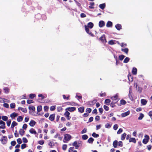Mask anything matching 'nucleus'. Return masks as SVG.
I'll use <instances>...</instances> for the list:
<instances>
[{
  "label": "nucleus",
  "mask_w": 152,
  "mask_h": 152,
  "mask_svg": "<svg viewBox=\"0 0 152 152\" xmlns=\"http://www.w3.org/2000/svg\"><path fill=\"white\" fill-rule=\"evenodd\" d=\"M106 6L105 3L100 4L99 5V7L102 10H104Z\"/></svg>",
  "instance_id": "obj_25"
},
{
  "label": "nucleus",
  "mask_w": 152,
  "mask_h": 152,
  "mask_svg": "<svg viewBox=\"0 0 152 152\" xmlns=\"http://www.w3.org/2000/svg\"><path fill=\"white\" fill-rule=\"evenodd\" d=\"M104 108L106 111H108L109 109V107L105 105L104 106Z\"/></svg>",
  "instance_id": "obj_59"
},
{
  "label": "nucleus",
  "mask_w": 152,
  "mask_h": 152,
  "mask_svg": "<svg viewBox=\"0 0 152 152\" xmlns=\"http://www.w3.org/2000/svg\"><path fill=\"white\" fill-rule=\"evenodd\" d=\"M10 107L11 108H14L15 107V103H12L10 104Z\"/></svg>",
  "instance_id": "obj_54"
},
{
  "label": "nucleus",
  "mask_w": 152,
  "mask_h": 152,
  "mask_svg": "<svg viewBox=\"0 0 152 152\" xmlns=\"http://www.w3.org/2000/svg\"><path fill=\"white\" fill-rule=\"evenodd\" d=\"M113 26V23L111 21H108L106 24V26L107 27H112Z\"/></svg>",
  "instance_id": "obj_14"
},
{
  "label": "nucleus",
  "mask_w": 152,
  "mask_h": 152,
  "mask_svg": "<svg viewBox=\"0 0 152 152\" xmlns=\"http://www.w3.org/2000/svg\"><path fill=\"white\" fill-rule=\"evenodd\" d=\"M125 56L123 55H121L119 56V59L120 60L122 61L125 58Z\"/></svg>",
  "instance_id": "obj_41"
},
{
  "label": "nucleus",
  "mask_w": 152,
  "mask_h": 152,
  "mask_svg": "<svg viewBox=\"0 0 152 152\" xmlns=\"http://www.w3.org/2000/svg\"><path fill=\"white\" fill-rule=\"evenodd\" d=\"M96 101L97 100L96 99H94L92 101L88 102V105H93L96 103Z\"/></svg>",
  "instance_id": "obj_8"
},
{
  "label": "nucleus",
  "mask_w": 152,
  "mask_h": 152,
  "mask_svg": "<svg viewBox=\"0 0 152 152\" xmlns=\"http://www.w3.org/2000/svg\"><path fill=\"white\" fill-rule=\"evenodd\" d=\"M63 110V108L61 106L58 107H57V110L58 111L60 112L62 111Z\"/></svg>",
  "instance_id": "obj_49"
},
{
  "label": "nucleus",
  "mask_w": 152,
  "mask_h": 152,
  "mask_svg": "<svg viewBox=\"0 0 152 152\" xmlns=\"http://www.w3.org/2000/svg\"><path fill=\"white\" fill-rule=\"evenodd\" d=\"M126 134L125 133H124L123 134H122L121 135V140H124L126 137Z\"/></svg>",
  "instance_id": "obj_28"
},
{
  "label": "nucleus",
  "mask_w": 152,
  "mask_h": 152,
  "mask_svg": "<svg viewBox=\"0 0 152 152\" xmlns=\"http://www.w3.org/2000/svg\"><path fill=\"white\" fill-rule=\"evenodd\" d=\"M38 142L39 144L42 145L44 144V140H40L38 141Z\"/></svg>",
  "instance_id": "obj_55"
},
{
  "label": "nucleus",
  "mask_w": 152,
  "mask_h": 152,
  "mask_svg": "<svg viewBox=\"0 0 152 152\" xmlns=\"http://www.w3.org/2000/svg\"><path fill=\"white\" fill-rule=\"evenodd\" d=\"M92 136L94 137L97 138L99 137V135L96 134L95 132H94L92 134Z\"/></svg>",
  "instance_id": "obj_47"
},
{
  "label": "nucleus",
  "mask_w": 152,
  "mask_h": 152,
  "mask_svg": "<svg viewBox=\"0 0 152 152\" xmlns=\"http://www.w3.org/2000/svg\"><path fill=\"white\" fill-rule=\"evenodd\" d=\"M105 25V22L103 20H100L99 23V26L101 28L104 26Z\"/></svg>",
  "instance_id": "obj_9"
},
{
  "label": "nucleus",
  "mask_w": 152,
  "mask_h": 152,
  "mask_svg": "<svg viewBox=\"0 0 152 152\" xmlns=\"http://www.w3.org/2000/svg\"><path fill=\"white\" fill-rule=\"evenodd\" d=\"M0 141L3 144H5L7 143V138L6 136H2V137Z\"/></svg>",
  "instance_id": "obj_1"
},
{
  "label": "nucleus",
  "mask_w": 152,
  "mask_h": 152,
  "mask_svg": "<svg viewBox=\"0 0 152 152\" xmlns=\"http://www.w3.org/2000/svg\"><path fill=\"white\" fill-rule=\"evenodd\" d=\"M141 104L143 105H145L147 104V101L146 99H142L141 100Z\"/></svg>",
  "instance_id": "obj_19"
},
{
  "label": "nucleus",
  "mask_w": 152,
  "mask_h": 152,
  "mask_svg": "<svg viewBox=\"0 0 152 152\" xmlns=\"http://www.w3.org/2000/svg\"><path fill=\"white\" fill-rule=\"evenodd\" d=\"M94 5V2H90V6H89V7L90 9H94V7L93 6Z\"/></svg>",
  "instance_id": "obj_33"
},
{
  "label": "nucleus",
  "mask_w": 152,
  "mask_h": 152,
  "mask_svg": "<svg viewBox=\"0 0 152 152\" xmlns=\"http://www.w3.org/2000/svg\"><path fill=\"white\" fill-rule=\"evenodd\" d=\"M137 70L136 68L133 67L132 70V73L134 75H136L137 74Z\"/></svg>",
  "instance_id": "obj_20"
},
{
  "label": "nucleus",
  "mask_w": 152,
  "mask_h": 152,
  "mask_svg": "<svg viewBox=\"0 0 152 152\" xmlns=\"http://www.w3.org/2000/svg\"><path fill=\"white\" fill-rule=\"evenodd\" d=\"M36 124V122L34 121L31 120L29 123V124L30 126L33 127Z\"/></svg>",
  "instance_id": "obj_11"
},
{
  "label": "nucleus",
  "mask_w": 152,
  "mask_h": 152,
  "mask_svg": "<svg viewBox=\"0 0 152 152\" xmlns=\"http://www.w3.org/2000/svg\"><path fill=\"white\" fill-rule=\"evenodd\" d=\"M85 28V30L86 31V32L87 33H89V32H90V30L89 28L87 27V26L86 25H85L84 26Z\"/></svg>",
  "instance_id": "obj_40"
},
{
  "label": "nucleus",
  "mask_w": 152,
  "mask_h": 152,
  "mask_svg": "<svg viewBox=\"0 0 152 152\" xmlns=\"http://www.w3.org/2000/svg\"><path fill=\"white\" fill-rule=\"evenodd\" d=\"M55 107L56 106H51V107H50V110L51 111H53L56 109Z\"/></svg>",
  "instance_id": "obj_60"
},
{
  "label": "nucleus",
  "mask_w": 152,
  "mask_h": 152,
  "mask_svg": "<svg viewBox=\"0 0 152 152\" xmlns=\"http://www.w3.org/2000/svg\"><path fill=\"white\" fill-rule=\"evenodd\" d=\"M67 147V145L66 144H64L62 147V149L63 150L65 151L66 150Z\"/></svg>",
  "instance_id": "obj_50"
},
{
  "label": "nucleus",
  "mask_w": 152,
  "mask_h": 152,
  "mask_svg": "<svg viewBox=\"0 0 152 152\" xmlns=\"http://www.w3.org/2000/svg\"><path fill=\"white\" fill-rule=\"evenodd\" d=\"M128 79L129 81H132L133 80V78L132 75L129 74L128 75Z\"/></svg>",
  "instance_id": "obj_32"
},
{
  "label": "nucleus",
  "mask_w": 152,
  "mask_h": 152,
  "mask_svg": "<svg viewBox=\"0 0 152 152\" xmlns=\"http://www.w3.org/2000/svg\"><path fill=\"white\" fill-rule=\"evenodd\" d=\"M55 116V114H51L49 118V120L52 121H53L54 120Z\"/></svg>",
  "instance_id": "obj_7"
},
{
  "label": "nucleus",
  "mask_w": 152,
  "mask_h": 152,
  "mask_svg": "<svg viewBox=\"0 0 152 152\" xmlns=\"http://www.w3.org/2000/svg\"><path fill=\"white\" fill-rule=\"evenodd\" d=\"M111 101L110 99H106L104 101V103L107 105H109L110 103V102Z\"/></svg>",
  "instance_id": "obj_29"
},
{
  "label": "nucleus",
  "mask_w": 152,
  "mask_h": 152,
  "mask_svg": "<svg viewBox=\"0 0 152 152\" xmlns=\"http://www.w3.org/2000/svg\"><path fill=\"white\" fill-rule=\"evenodd\" d=\"M91 109L90 108H88L86 109V112L89 113H90L91 111Z\"/></svg>",
  "instance_id": "obj_51"
},
{
  "label": "nucleus",
  "mask_w": 152,
  "mask_h": 152,
  "mask_svg": "<svg viewBox=\"0 0 152 152\" xmlns=\"http://www.w3.org/2000/svg\"><path fill=\"white\" fill-rule=\"evenodd\" d=\"M18 115V114L17 113L14 112L10 114V116L12 118H14L17 116Z\"/></svg>",
  "instance_id": "obj_21"
},
{
  "label": "nucleus",
  "mask_w": 152,
  "mask_h": 152,
  "mask_svg": "<svg viewBox=\"0 0 152 152\" xmlns=\"http://www.w3.org/2000/svg\"><path fill=\"white\" fill-rule=\"evenodd\" d=\"M94 25L93 23L90 22L88 23L87 27L90 28H92L94 26Z\"/></svg>",
  "instance_id": "obj_17"
},
{
  "label": "nucleus",
  "mask_w": 152,
  "mask_h": 152,
  "mask_svg": "<svg viewBox=\"0 0 152 152\" xmlns=\"http://www.w3.org/2000/svg\"><path fill=\"white\" fill-rule=\"evenodd\" d=\"M118 95L117 94L115 95L114 96L111 97V99L113 101H118Z\"/></svg>",
  "instance_id": "obj_18"
},
{
  "label": "nucleus",
  "mask_w": 152,
  "mask_h": 152,
  "mask_svg": "<svg viewBox=\"0 0 152 152\" xmlns=\"http://www.w3.org/2000/svg\"><path fill=\"white\" fill-rule=\"evenodd\" d=\"M88 138V136L86 134H84L82 135V138L83 140H86Z\"/></svg>",
  "instance_id": "obj_38"
},
{
  "label": "nucleus",
  "mask_w": 152,
  "mask_h": 152,
  "mask_svg": "<svg viewBox=\"0 0 152 152\" xmlns=\"http://www.w3.org/2000/svg\"><path fill=\"white\" fill-rule=\"evenodd\" d=\"M99 40L103 43L107 42L105 36L104 34H103L102 35V36L99 38Z\"/></svg>",
  "instance_id": "obj_3"
},
{
  "label": "nucleus",
  "mask_w": 152,
  "mask_h": 152,
  "mask_svg": "<svg viewBox=\"0 0 152 152\" xmlns=\"http://www.w3.org/2000/svg\"><path fill=\"white\" fill-rule=\"evenodd\" d=\"M130 113V112L129 111H128L126 112L123 113L121 114V116L123 117H124L126 116L129 115Z\"/></svg>",
  "instance_id": "obj_10"
},
{
  "label": "nucleus",
  "mask_w": 152,
  "mask_h": 152,
  "mask_svg": "<svg viewBox=\"0 0 152 152\" xmlns=\"http://www.w3.org/2000/svg\"><path fill=\"white\" fill-rule=\"evenodd\" d=\"M4 90L5 93H8L9 92L10 89L7 87H5L4 88Z\"/></svg>",
  "instance_id": "obj_35"
},
{
  "label": "nucleus",
  "mask_w": 152,
  "mask_h": 152,
  "mask_svg": "<svg viewBox=\"0 0 152 152\" xmlns=\"http://www.w3.org/2000/svg\"><path fill=\"white\" fill-rule=\"evenodd\" d=\"M17 141L18 143L19 144H21L22 142L20 138L18 139L17 140Z\"/></svg>",
  "instance_id": "obj_53"
},
{
  "label": "nucleus",
  "mask_w": 152,
  "mask_h": 152,
  "mask_svg": "<svg viewBox=\"0 0 152 152\" xmlns=\"http://www.w3.org/2000/svg\"><path fill=\"white\" fill-rule=\"evenodd\" d=\"M111 126V125L109 123H107L105 125V127L107 128H110Z\"/></svg>",
  "instance_id": "obj_58"
},
{
  "label": "nucleus",
  "mask_w": 152,
  "mask_h": 152,
  "mask_svg": "<svg viewBox=\"0 0 152 152\" xmlns=\"http://www.w3.org/2000/svg\"><path fill=\"white\" fill-rule=\"evenodd\" d=\"M48 145L50 147H52L54 146L55 144L53 142L51 141L48 143Z\"/></svg>",
  "instance_id": "obj_45"
},
{
  "label": "nucleus",
  "mask_w": 152,
  "mask_h": 152,
  "mask_svg": "<svg viewBox=\"0 0 152 152\" xmlns=\"http://www.w3.org/2000/svg\"><path fill=\"white\" fill-rule=\"evenodd\" d=\"M76 108L74 107H69L66 108V110H68L70 112H72L76 110Z\"/></svg>",
  "instance_id": "obj_6"
},
{
  "label": "nucleus",
  "mask_w": 152,
  "mask_h": 152,
  "mask_svg": "<svg viewBox=\"0 0 152 152\" xmlns=\"http://www.w3.org/2000/svg\"><path fill=\"white\" fill-rule=\"evenodd\" d=\"M130 58L128 57H126L124 61V62L125 63H128L129 61Z\"/></svg>",
  "instance_id": "obj_37"
},
{
  "label": "nucleus",
  "mask_w": 152,
  "mask_h": 152,
  "mask_svg": "<svg viewBox=\"0 0 152 152\" xmlns=\"http://www.w3.org/2000/svg\"><path fill=\"white\" fill-rule=\"evenodd\" d=\"M25 132V131L23 129H20L19 131V133L20 134L21 136H23Z\"/></svg>",
  "instance_id": "obj_24"
},
{
  "label": "nucleus",
  "mask_w": 152,
  "mask_h": 152,
  "mask_svg": "<svg viewBox=\"0 0 152 152\" xmlns=\"http://www.w3.org/2000/svg\"><path fill=\"white\" fill-rule=\"evenodd\" d=\"M28 109L30 111L32 110L33 111H34L35 110V107L33 106H29L28 107Z\"/></svg>",
  "instance_id": "obj_30"
},
{
  "label": "nucleus",
  "mask_w": 152,
  "mask_h": 152,
  "mask_svg": "<svg viewBox=\"0 0 152 152\" xmlns=\"http://www.w3.org/2000/svg\"><path fill=\"white\" fill-rule=\"evenodd\" d=\"M63 97L64 99H66V100H69V96L68 95V96L66 97L65 95H63Z\"/></svg>",
  "instance_id": "obj_52"
},
{
  "label": "nucleus",
  "mask_w": 152,
  "mask_h": 152,
  "mask_svg": "<svg viewBox=\"0 0 152 152\" xmlns=\"http://www.w3.org/2000/svg\"><path fill=\"white\" fill-rule=\"evenodd\" d=\"M66 104L68 105H70L72 106H76L77 104L74 102H66Z\"/></svg>",
  "instance_id": "obj_22"
},
{
  "label": "nucleus",
  "mask_w": 152,
  "mask_h": 152,
  "mask_svg": "<svg viewBox=\"0 0 152 152\" xmlns=\"http://www.w3.org/2000/svg\"><path fill=\"white\" fill-rule=\"evenodd\" d=\"M118 141L117 140H115L113 143V145L114 148H116L117 146Z\"/></svg>",
  "instance_id": "obj_27"
},
{
  "label": "nucleus",
  "mask_w": 152,
  "mask_h": 152,
  "mask_svg": "<svg viewBox=\"0 0 152 152\" xmlns=\"http://www.w3.org/2000/svg\"><path fill=\"white\" fill-rule=\"evenodd\" d=\"M3 106L6 108H8L9 107V105L7 103H4L3 104Z\"/></svg>",
  "instance_id": "obj_63"
},
{
  "label": "nucleus",
  "mask_w": 152,
  "mask_h": 152,
  "mask_svg": "<svg viewBox=\"0 0 152 152\" xmlns=\"http://www.w3.org/2000/svg\"><path fill=\"white\" fill-rule=\"evenodd\" d=\"M73 146H75L76 149H78L79 147L80 146V145H81V143H79L77 144V141H75L72 144Z\"/></svg>",
  "instance_id": "obj_5"
},
{
  "label": "nucleus",
  "mask_w": 152,
  "mask_h": 152,
  "mask_svg": "<svg viewBox=\"0 0 152 152\" xmlns=\"http://www.w3.org/2000/svg\"><path fill=\"white\" fill-rule=\"evenodd\" d=\"M42 107L41 106H38L37 107V111L38 112H39L42 110Z\"/></svg>",
  "instance_id": "obj_48"
},
{
  "label": "nucleus",
  "mask_w": 152,
  "mask_h": 152,
  "mask_svg": "<svg viewBox=\"0 0 152 152\" xmlns=\"http://www.w3.org/2000/svg\"><path fill=\"white\" fill-rule=\"evenodd\" d=\"M29 132L32 134H37L36 131L33 128H31L29 131Z\"/></svg>",
  "instance_id": "obj_16"
},
{
  "label": "nucleus",
  "mask_w": 152,
  "mask_h": 152,
  "mask_svg": "<svg viewBox=\"0 0 152 152\" xmlns=\"http://www.w3.org/2000/svg\"><path fill=\"white\" fill-rule=\"evenodd\" d=\"M129 142H133L134 143H136V140L135 138H131L129 140Z\"/></svg>",
  "instance_id": "obj_23"
},
{
  "label": "nucleus",
  "mask_w": 152,
  "mask_h": 152,
  "mask_svg": "<svg viewBox=\"0 0 152 152\" xmlns=\"http://www.w3.org/2000/svg\"><path fill=\"white\" fill-rule=\"evenodd\" d=\"M136 88L137 90H138L139 91H140V92H141L142 91V88H140L139 87H138L137 88V85H136Z\"/></svg>",
  "instance_id": "obj_57"
},
{
  "label": "nucleus",
  "mask_w": 152,
  "mask_h": 152,
  "mask_svg": "<svg viewBox=\"0 0 152 152\" xmlns=\"http://www.w3.org/2000/svg\"><path fill=\"white\" fill-rule=\"evenodd\" d=\"M121 50L125 53L126 54H127L128 52L129 49L127 48H126L125 49L122 48Z\"/></svg>",
  "instance_id": "obj_26"
},
{
  "label": "nucleus",
  "mask_w": 152,
  "mask_h": 152,
  "mask_svg": "<svg viewBox=\"0 0 152 152\" xmlns=\"http://www.w3.org/2000/svg\"><path fill=\"white\" fill-rule=\"evenodd\" d=\"M115 41V40H111L108 42V43L109 45H113L115 44L114 43V41Z\"/></svg>",
  "instance_id": "obj_39"
},
{
  "label": "nucleus",
  "mask_w": 152,
  "mask_h": 152,
  "mask_svg": "<svg viewBox=\"0 0 152 152\" xmlns=\"http://www.w3.org/2000/svg\"><path fill=\"white\" fill-rule=\"evenodd\" d=\"M23 119V117L22 116H19L17 118V121L18 122L22 121Z\"/></svg>",
  "instance_id": "obj_36"
},
{
  "label": "nucleus",
  "mask_w": 152,
  "mask_h": 152,
  "mask_svg": "<svg viewBox=\"0 0 152 152\" xmlns=\"http://www.w3.org/2000/svg\"><path fill=\"white\" fill-rule=\"evenodd\" d=\"M36 96L35 94H31L29 95V97L31 99H33V98Z\"/></svg>",
  "instance_id": "obj_43"
},
{
  "label": "nucleus",
  "mask_w": 152,
  "mask_h": 152,
  "mask_svg": "<svg viewBox=\"0 0 152 152\" xmlns=\"http://www.w3.org/2000/svg\"><path fill=\"white\" fill-rule=\"evenodd\" d=\"M2 120L4 121H6L8 120V118L6 116H3L2 117Z\"/></svg>",
  "instance_id": "obj_42"
},
{
  "label": "nucleus",
  "mask_w": 152,
  "mask_h": 152,
  "mask_svg": "<svg viewBox=\"0 0 152 152\" xmlns=\"http://www.w3.org/2000/svg\"><path fill=\"white\" fill-rule=\"evenodd\" d=\"M78 111L81 113H82L84 112V107L82 106L79 107L78 108Z\"/></svg>",
  "instance_id": "obj_13"
},
{
  "label": "nucleus",
  "mask_w": 152,
  "mask_h": 152,
  "mask_svg": "<svg viewBox=\"0 0 152 152\" xmlns=\"http://www.w3.org/2000/svg\"><path fill=\"white\" fill-rule=\"evenodd\" d=\"M120 103L122 105H124L126 103V102L125 100L122 99L120 101Z\"/></svg>",
  "instance_id": "obj_46"
},
{
  "label": "nucleus",
  "mask_w": 152,
  "mask_h": 152,
  "mask_svg": "<svg viewBox=\"0 0 152 152\" xmlns=\"http://www.w3.org/2000/svg\"><path fill=\"white\" fill-rule=\"evenodd\" d=\"M70 113L68 111H66L64 113V115L65 116H67L69 115Z\"/></svg>",
  "instance_id": "obj_62"
},
{
  "label": "nucleus",
  "mask_w": 152,
  "mask_h": 152,
  "mask_svg": "<svg viewBox=\"0 0 152 152\" xmlns=\"http://www.w3.org/2000/svg\"><path fill=\"white\" fill-rule=\"evenodd\" d=\"M26 147V145L25 144H23L21 145V148L22 149H24Z\"/></svg>",
  "instance_id": "obj_64"
},
{
  "label": "nucleus",
  "mask_w": 152,
  "mask_h": 152,
  "mask_svg": "<svg viewBox=\"0 0 152 152\" xmlns=\"http://www.w3.org/2000/svg\"><path fill=\"white\" fill-rule=\"evenodd\" d=\"M118 101H112L111 103H110V106L112 107H114L115 106V104Z\"/></svg>",
  "instance_id": "obj_31"
},
{
  "label": "nucleus",
  "mask_w": 152,
  "mask_h": 152,
  "mask_svg": "<svg viewBox=\"0 0 152 152\" xmlns=\"http://www.w3.org/2000/svg\"><path fill=\"white\" fill-rule=\"evenodd\" d=\"M27 102L28 104H30L32 103H34V101L32 100H28L27 101Z\"/></svg>",
  "instance_id": "obj_61"
},
{
  "label": "nucleus",
  "mask_w": 152,
  "mask_h": 152,
  "mask_svg": "<svg viewBox=\"0 0 152 152\" xmlns=\"http://www.w3.org/2000/svg\"><path fill=\"white\" fill-rule=\"evenodd\" d=\"M115 27L118 30H120L122 29L121 25L119 24H117L115 26Z\"/></svg>",
  "instance_id": "obj_15"
},
{
  "label": "nucleus",
  "mask_w": 152,
  "mask_h": 152,
  "mask_svg": "<svg viewBox=\"0 0 152 152\" xmlns=\"http://www.w3.org/2000/svg\"><path fill=\"white\" fill-rule=\"evenodd\" d=\"M145 138H144L142 140V142L143 143L145 144L147 143L149 141V136L148 135H145Z\"/></svg>",
  "instance_id": "obj_2"
},
{
  "label": "nucleus",
  "mask_w": 152,
  "mask_h": 152,
  "mask_svg": "<svg viewBox=\"0 0 152 152\" xmlns=\"http://www.w3.org/2000/svg\"><path fill=\"white\" fill-rule=\"evenodd\" d=\"M64 137V139L67 141L69 140L71 138V136L68 134H65Z\"/></svg>",
  "instance_id": "obj_4"
},
{
  "label": "nucleus",
  "mask_w": 152,
  "mask_h": 152,
  "mask_svg": "<svg viewBox=\"0 0 152 152\" xmlns=\"http://www.w3.org/2000/svg\"><path fill=\"white\" fill-rule=\"evenodd\" d=\"M94 141V139L92 137L90 138L88 140V142L89 143H92Z\"/></svg>",
  "instance_id": "obj_44"
},
{
  "label": "nucleus",
  "mask_w": 152,
  "mask_h": 152,
  "mask_svg": "<svg viewBox=\"0 0 152 152\" xmlns=\"http://www.w3.org/2000/svg\"><path fill=\"white\" fill-rule=\"evenodd\" d=\"M22 140L23 142L24 143H27L28 142V140L26 137H23L22 138Z\"/></svg>",
  "instance_id": "obj_56"
},
{
  "label": "nucleus",
  "mask_w": 152,
  "mask_h": 152,
  "mask_svg": "<svg viewBox=\"0 0 152 152\" xmlns=\"http://www.w3.org/2000/svg\"><path fill=\"white\" fill-rule=\"evenodd\" d=\"M144 117V114L142 113H141L140 114V116L138 117V119L139 120H141Z\"/></svg>",
  "instance_id": "obj_34"
},
{
  "label": "nucleus",
  "mask_w": 152,
  "mask_h": 152,
  "mask_svg": "<svg viewBox=\"0 0 152 152\" xmlns=\"http://www.w3.org/2000/svg\"><path fill=\"white\" fill-rule=\"evenodd\" d=\"M18 110H21L23 112L26 113L27 112V110L26 108H23L22 107H19L18 108Z\"/></svg>",
  "instance_id": "obj_12"
}]
</instances>
